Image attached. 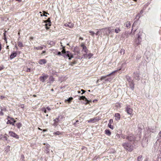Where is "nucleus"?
<instances>
[{
	"mask_svg": "<svg viewBox=\"0 0 161 161\" xmlns=\"http://www.w3.org/2000/svg\"><path fill=\"white\" fill-rule=\"evenodd\" d=\"M47 109L49 111L51 110V108L48 107H47Z\"/></svg>",
	"mask_w": 161,
	"mask_h": 161,
	"instance_id": "3c124183",
	"label": "nucleus"
},
{
	"mask_svg": "<svg viewBox=\"0 0 161 161\" xmlns=\"http://www.w3.org/2000/svg\"><path fill=\"white\" fill-rule=\"evenodd\" d=\"M20 107L21 108H24V105L23 104H21Z\"/></svg>",
	"mask_w": 161,
	"mask_h": 161,
	"instance_id": "603ef678",
	"label": "nucleus"
},
{
	"mask_svg": "<svg viewBox=\"0 0 161 161\" xmlns=\"http://www.w3.org/2000/svg\"><path fill=\"white\" fill-rule=\"evenodd\" d=\"M42 76L39 77V80L42 82H44L45 80L47 79L48 76L47 75H45L44 74H42Z\"/></svg>",
	"mask_w": 161,
	"mask_h": 161,
	"instance_id": "f03ea898",
	"label": "nucleus"
},
{
	"mask_svg": "<svg viewBox=\"0 0 161 161\" xmlns=\"http://www.w3.org/2000/svg\"><path fill=\"white\" fill-rule=\"evenodd\" d=\"M83 49L82 50L86 53H87V51H88V49L86 47V46L85 47H84L82 48Z\"/></svg>",
	"mask_w": 161,
	"mask_h": 161,
	"instance_id": "393cba45",
	"label": "nucleus"
},
{
	"mask_svg": "<svg viewBox=\"0 0 161 161\" xmlns=\"http://www.w3.org/2000/svg\"><path fill=\"white\" fill-rule=\"evenodd\" d=\"M143 12V10H142L141 11V12H140V14H142Z\"/></svg>",
	"mask_w": 161,
	"mask_h": 161,
	"instance_id": "e2e57ef3",
	"label": "nucleus"
},
{
	"mask_svg": "<svg viewBox=\"0 0 161 161\" xmlns=\"http://www.w3.org/2000/svg\"><path fill=\"white\" fill-rule=\"evenodd\" d=\"M95 120V119L93 118L91 119L90 120H87L88 123H93L94 122V121Z\"/></svg>",
	"mask_w": 161,
	"mask_h": 161,
	"instance_id": "cd10ccee",
	"label": "nucleus"
},
{
	"mask_svg": "<svg viewBox=\"0 0 161 161\" xmlns=\"http://www.w3.org/2000/svg\"><path fill=\"white\" fill-rule=\"evenodd\" d=\"M134 78L136 80H139L140 79L139 74L137 72H134L133 74Z\"/></svg>",
	"mask_w": 161,
	"mask_h": 161,
	"instance_id": "6e6552de",
	"label": "nucleus"
},
{
	"mask_svg": "<svg viewBox=\"0 0 161 161\" xmlns=\"http://www.w3.org/2000/svg\"><path fill=\"white\" fill-rule=\"evenodd\" d=\"M105 134L108 136H110L111 134V132L109 130H105Z\"/></svg>",
	"mask_w": 161,
	"mask_h": 161,
	"instance_id": "4be33fe9",
	"label": "nucleus"
},
{
	"mask_svg": "<svg viewBox=\"0 0 161 161\" xmlns=\"http://www.w3.org/2000/svg\"><path fill=\"white\" fill-rule=\"evenodd\" d=\"M9 134L10 136L15 137L17 139L19 138V136L13 131H9Z\"/></svg>",
	"mask_w": 161,
	"mask_h": 161,
	"instance_id": "9b49d317",
	"label": "nucleus"
},
{
	"mask_svg": "<svg viewBox=\"0 0 161 161\" xmlns=\"http://www.w3.org/2000/svg\"><path fill=\"white\" fill-rule=\"evenodd\" d=\"M89 32L90 33H91V34L92 36H93L94 34H95V33L94 32L92 31H90Z\"/></svg>",
	"mask_w": 161,
	"mask_h": 161,
	"instance_id": "58836bf2",
	"label": "nucleus"
},
{
	"mask_svg": "<svg viewBox=\"0 0 161 161\" xmlns=\"http://www.w3.org/2000/svg\"><path fill=\"white\" fill-rule=\"evenodd\" d=\"M108 126L111 129H113L114 127L113 125H111V124H108Z\"/></svg>",
	"mask_w": 161,
	"mask_h": 161,
	"instance_id": "e433bc0d",
	"label": "nucleus"
},
{
	"mask_svg": "<svg viewBox=\"0 0 161 161\" xmlns=\"http://www.w3.org/2000/svg\"><path fill=\"white\" fill-rule=\"evenodd\" d=\"M3 138V136L2 135L0 134V140H1Z\"/></svg>",
	"mask_w": 161,
	"mask_h": 161,
	"instance_id": "8fccbe9b",
	"label": "nucleus"
},
{
	"mask_svg": "<svg viewBox=\"0 0 161 161\" xmlns=\"http://www.w3.org/2000/svg\"><path fill=\"white\" fill-rule=\"evenodd\" d=\"M129 85H130V88L133 91L134 88V81H133L130 83H129Z\"/></svg>",
	"mask_w": 161,
	"mask_h": 161,
	"instance_id": "dca6fc26",
	"label": "nucleus"
},
{
	"mask_svg": "<svg viewBox=\"0 0 161 161\" xmlns=\"http://www.w3.org/2000/svg\"><path fill=\"white\" fill-rule=\"evenodd\" d=\"M93 54L92 53H89V54H87V53L85 54H83V58H88L89 59H90L92 56Z\"/></svg>",
	"mask_w": 161,
	"mask_h": 161,
	"instance_id": "1a4fd4ad",
	"label": "nucleus"
},
{
	"mask_svg": "<svg viewBox=\"0 0 161 161\" xmlns=\"http://www.w3.org/2000/svg\"><path fill=\"white\" fill-rule=\"evenodd\" d=\"M114 117L116 120H119L120 119V115L119 113H116Z\"/></svg>",
	"mask_w": 161,
	"mask_h": 161,
	"instance_id": "6ab92c4d",
	"label": "nucleus"
},
{
	"mask_svg": "<svg viewBox=\"0 0 161 161\" xmlns=\"http://www.w3.org/2000/svg\"><path fill=\"white\" fill-rule=\"evenodd\" d=\"M72 99H73V98L72 97H70L67 100H65V101H67L69 103H70L71 102V101L72 100Z\"/></svg>",
	"mask_w": 161,
	"mask_h": 161,
	"instance_id": "2f4dec72",
	"label": "nucleus"
},
{
	"mask_svg": "<svg viewBox=\"0 0 161 161\" xmlns=\"http://www.w3.org/2000/svg\"><path fill=\"white\" fill-rule=\"evenodd\" d=\"M59 121V117L54 119L53 120L54 123L53 124V125L55 127L57 126L58 124Z\"/></svg>",
	"mask_w": 161,
	"mask_h": 161,
	"instance_id": "f8f14e48",
	"label": "nucleus"
},
{
	"mask_svg": "<svg viewBox=\"0 0 161 161\" xmlns=\"http://www.w3.org/2000/svg\"><path fill=\"white\" fill-rule=\"evenodd\" d=\"M78 99L80 100H85V101L86 102L85 103V104L86 105L88 104L89 103V102H91V100H89L86 98L85 96H79Z\"/></svg>",
	"mask_w": 161,
	"mask_h": 161,
	"instance_id": "7ed1b4c3",
	"label": "nucleus"
},
{
	"mask_svg": "<svg viewBox=\"0 0 161 161\" xmlns=\"http://www.w3.org/2000/svg\"><path fill=\"white\" fill-rule=\"evenodd\" d=\"M1 45L0 44V51H1Z\"/></svg>",
	"mask_w": 161,
	"mask_h": 161,
	"instance_id": "69168bd1",
	"label": "nucleus"
},
{
	"mask_svg": "<svg viewBox=\"0 0 161 161\" xmlns=\"http://www.w3.org/2000/svg\"><path fill=\"white\" fill-rule=\"evenodd\" d=\"M61 134V132L59 131H57L56 132H55L53 133L54 135H59Z\"/></svg>",
	"mask_w": 161,
	"mask_h": 161,
	"instance_id": "72a5a7b5",
	"label": "nucleus"
},
{
	"mask_svg": "<svg viewBox=\"0 0 161 161\" xmlns=\"http://www.w3.org/2000/svg\"><path fill=\"white\" fill-rule=\"evenodd\" d=\"M136 24V22H134V23L133 24V25H132V31H132L133 29V27L134 26H135V25Z\"/></svg>",
	"mask_w": 161,
	"mask_h": 161,
	"instance_id": "49530a36",
	"label": "nucleus"
},
{
	"mask_svg": "<svg viewBox=\"0 0 161 161\" xmlns=\"http://www.w3.org/2000/svg\"><path fill=\"white\" fill-rule=\"evenodd\" d=\"M24 70L26 72H30L31 71V69L30 68H27L25 69Z\"/></svg>",
	"mask_w": 161,
	"mask_h": 161,
	"instance_id": "c9c22d12",
	"label": "nucleus"
},
{
	"mask_svg": "<svg viewBox=\"0 0 161 161\" xmlns=\"http://www.w3.org/2000/svg\"><path fill=\"white\" fill-rule=\"evenodd\" d=\"M124 139H125V138H127V136H121Z\"/></svg>",
	"mask_w": 161,
	"mask_h": 161,
	"instance_id": "09e8293b",
	"label": "nucleus"
},
{
	"mask_svg": "<svg viewBox=\"0 0 161 161\" xmlns=\"http://www.w3.org/2000/svg\"><path fill=\"white\" fill-rule=\"evenodd\" d=\"M17 127L19 129H20V128L22 126V124L20 123H17L16 124Z\"/></svg>",
	"mask_w": 161,
	"mask_h": 161,
	"instance_id": "b1692460",
	"label": "nucleus"
},
{
	"mask_svg": "<svg viewBox=\"0 0 161 161\" xmlns=\"http://www.w3.org/2000/svg\"><path fill=\"white\" fill-rule=\"evenodd\" d=\"M44 22L46 23H49V26H50L51 25V22L49 18L47 20L44 21Z\"/></svg>",
	"mask_w": 161,
	"mask_h": 161,
	"instance_id": "a878e982",
	"label": "nucleus"
},
{
	"mask_svg": "<svg viewBox=\"0 0 161 161\" xmlns=\"http://www.w3.org/2000/svg\"><path fill=\"white\" fill-rule=\"evenodd\" d=\"M81 91H82V93H81V94H83L84 93L86 92V91L83 89H81Z\"/></svg>",
	"mask_w": 161,
	"mask_h": 161,
	"instance_id": "a18cd8bd",
	"label": "nucleus"
},
{
	"mask_svg": "<svg viewBox=\"0 0 161 161\" xmlns=\"http://www.w3.org/2000/svg\"><path fill=\"white\" fill-rule=\"evenodd\" d=\"M125 53V50L123 49H121L120 51V53L121 55H123Z\"/></svg>",
	"mask_w": 161,
	"mask_h": 161,
	"instance_id": "c756f323",
	"label": "nucleus"
},
{
	"mask_svg": "<svg viewBox=\"0 0 161 161\" xmlns=\"http://www.w3.org/2000/svg\"><path fill=\"white\" fill-rule=\"evenodd\" d=\"M46 53L45 51H43L42 52V54L43 53Z\"/></svg>",
	"mask_w": 161,
	"mask_h": 161,
	"instance_id": "bf43d9fd",
	"label": "nucleus"
},
{
	"mask_svg": "<svg viewBox=\"0 0 161 161\" xmlns=\"http://www.w3.org/2000/svg\"><path fill=\"white\" fill-rule=\"evenodd\" d=\"M4 40L6 42V41H7V39H6V37H4Z\"/></svg>",
	"mask_w": 161,
	"mask_h": 161,
	"instance_id": "680f3d73",
	"label": "nucleus"
},
{
	"mask_svg": "<svg viewBox=\"0 0 161 161\" xmlns=\"http://www.w3.org/2000/svg\"><path fill=\"white\" fill-rule=\"evenodd\" d=\"M8 119H9L8 120L7 123V124H10L13 125H14V123H15L16 121L13 118L9 117Z\"/></svg>",
	"mask_w": 161,
	"mask_h": 161,
	"instance_id": "20e7f679",
	"label": "nucleus"
},
{
	"mask_svg": "<svg viewBox=\"0 0 161 161\" xmlns=\"http://www.w3.org/2000/svg\"><path fill=\"white\" fill-rule=\"evenodd\" d=\"M49 80L50 81H52V82H53L54 80V78L52 76L49 77Z\"/></svg>",
	"mask_w": 161,
	"mask_h": 161,
	"instance_id": "7c9ffc66",
	"label": "nucleus"
},
{
	"mask_svg": "<svg viewBox=\"0 0 161 161\" xmlns=\"http://www.w3.org/2000/svg\"><path fill=\"white\" fill-rule=\"evenodd\" d=\"M17 53L16 52L13 53L10 55V58L11 59H13L16 56Z\"/></svg>",
	"mask_w": 161,
	"mask_h": 161,
	"instance_id": "2eb2a0df",
	"label": "nucleus"
},
{
	"mask_svg": "<svg viewBox=\"0 0 161 161\" xmlns=\"http://www.w3.org/2000/svg\"><path fill=\"white\" fill-rule=\"evenodd\" d=\"M142 156L140 155L139 156L137 160L138 161H142Z\"/></svg>",
	"mask_w": 161,
	"mask_h": 161,
	"instance_id": "c85d7f7f",
	"label": "nucleus"
},
{
	"mask_svg": "<svg viewBox=\"0 0 161 161\" xmlns=\"http://www.w3.org/2000/svg\"><path fill=\"white\" fill-rule=\"evenodd\" d=\"M122 146L126 150L129 152H131L133 150V146L132 143L128 142H125L122 144Z\"/></svg>",
	"mask_w": 161,
	"mask_h": 161,
	"instance_id": "f257e3e1",
	"label": "nucleus"
},
{
	"mask_svg": "<svg viewBox=\"0 0 161 161\" xmlns=\"http://www.w3.org/2000/svg\"><path fill=\"white\" fill-rule=\"evenodd\" d=\"M66 52L65 51V50L64 49H63L62 51V53L63 54H64L65 55L66 54Z\"/></svg>",
	"mask_w": 161,
	"mask_h": 161,
	"instance_id": "4c0bfd02",
	"label": "nucleus"
},
{
	"mask_svg": "<svg viewBox=\"0 0 161 161\" xmlns=\"http://www.w3.org/2000/svg\"><path fill=\"white\" fill-rule=\"evenodd\" d=\"M43 16H45V17H47V16L46 15H45V14H48V13H47L45 11H44L43 12Z\"/></svg>",
	"mask_w": 161,
	"mask_h": 161,
	"instance_id": "a19ab883",
	"label": "nucleus"
},
{
	"mask_svg": "<svg viewBox=\"0 0 161 161\" xmlns=\"http://www.w3.org/2000/svg\"><path fill=\"white\" fill-rule=\"evenodd\" d=\"M78 122V121L77 120V121H76V122H75V123H74L73 125H75V126H76V123L77 122Z\"/></svg>",
	"mask_w": 161,
	"mask_h": 161,
	"instance_id": "4d7b16f0",
	"label": "nucleus"
},
{
	"mask_svg": "<svg viewBox=\"0 0 161 161\" xmlns=\"http://www.w3.org/2000/svg\"><path fill=\"white\" fill-rule=\"evenodd\" d=\"M77 92H78V94H79V93H80V91H78Z\"/></svg>",
	"mask_w": 161,
	"mask_h": 161,
	"instance_id": "774afa93",
	"label": "nucleus"
},
{
	"mask_svg": "<svg viewBox=\"0 0 161 161\" xmlns=\"http://www.w3.org/2000/svg\"><path fill=\"white\" fill-rule=\"evenodd\" d=\"M45 25L46 27V28L47 29H48L49 28L47 27V25H48L49 26V23H47V24H46Z\"/></svg>",
	"mask_w": 161,
	"mask_h": 161,
	"instance_id": "37998d69",
	"label": "nucleus"
},
{
	"mask_svg": "<svg viewBox=\"0 0 161 161\" xmlns=\"http://www.w3.org/2000/svg\"><path fill=\"white\" fill-rule=\"evenodd\" d=\"M80 39L81 40H83V38L82 37H80Z\"/></svg>",
	"mask_w": 161,
	"mask_h": 161,
	"instance_id": "338daca9",
	"label": "nucleus"
},
{
	"mask_svg": "<svg viewBox=\"0 0 161 161\" xmlns=\"http://www.w3.org/2000/svg\"><path fill=\"white\" fill-rule=\"evenodd\" d=\"M18 46L19 47H23V45L22 43L20 42H18Z\"/></svg>",
	"mask_w": 161,
	"mask_h": 161,
	"instance_id": "473e14b6",
	"label": "nucleus"
},
{
	"mask_svg": "<svg viewBox=\"0 0 161 161\" xmlns=\"http://www.w3.org/2000/svg\"><path fill=\"white\" fill-rule=\"evenodd\" d=\"M4 37H6V34L5 33H4Z\"/></svg>",
	"mask_w": 161,
	"mask_h": 161,
	"instance_id": "0e129e2a",
	"label": "nucleus"
},
{
	"mask_svg": "<svg viewBox=\"0 0 161 161\" xmlns=\"http://www.w3.org/2000/svg\"><path fill=\"white\" fill-rule=\"evenodd\" d=\"M1 111L0 112V115H3V114L2 112V111H3V110L2 109V108H1Z\"/></svg>",
	"mask_w": 161,
	"mask_h": 161,
	"instance_id": "79ce46f5",
	"label": "nucleus"
},
{
	"mask_svg": "<svg viewBox=\"0 0 161 161\" xmlns=\"http://www.w3.org/2000/svg\"><path fill=\"white\" fill-rule=\"evenodd\" d=\"M81 46L82 47V48L86 47V46L84 45V44L83 43L81 44Z\"/></svg>",
	"mask_w": 161,
	"mask_h": 161,
	"instance_id": "c03bdc74",
	"label": "nucleus"
},
{
	"mask_svg": "<svg viewBox=\"0 0 161 161\" xmlns=\"http://www.w3.org/2000/svg\"><path fill=\"white\" fill-rule=\"evenodd\" d=\"M65 26H68L70 28H72L74 26V25L71 22H69L68 23H66L64 25Z\"/></svg>",
	"mask_w": 161,
	"mask_h": 161,
	"instance_id": "4468645a",
	"label": "nucleus"
},
{
	"mask_svg": "<svg viewBox=\"0 0 161 161\" xmlns=\"http://www.w3.org/2000/svg\"><path fill=\"white\" fill-rule=\"evenodd\" d=\"M147 141L148 140H147L146 138L143 139L142 143V145L143 147H145L147 145Z\"/></svg>",
	"mask_w": 161,
	"mask_h": 161,
	"instance_id": "ddd939ff",
	"label": "nucleus"
},
{
	"mask_svg": "<svg viewBox=\"0 0 161 161\" xmlns=\"http://www.w3.org/2000/svg\"><path fill=\"white\" fill-rule=\"evenodd\" d=\"M116 137H119V134H117L116 135Z\"/></svg>",
	"mask_w": 161,
	"mask_h": 161,
	"instance_id": "052dcab7",
	"label": "nucleus"
},
{
	"mask_svg": "<svg viewBox=\"0 0 161 161\" xmlns=\"http://www.w3.org/2000/svg\"><path fill=\"white\" fill-rule=\"evenodd\" d=\"M38 63L40 64H45L46 63V61L45 59H42L39 60Z\"/></svg>",
	"mask_w": 161,
	"mask_h": 161,
	"instance_id": "a211bd4d",
	"label": "nucleus"
},
{
	"mask_svg": "<svg viewBox=\"0 0 161 161\" xmlns=\"http://www.w3.org/2000/svg\"><path fill=\"white\" fill-rule=\"evenodd\" d=\"M120 31V30L119 28H116L115 30V32L116 33H118Z\"/></svg>",
	"mask_w": 161,
	"mask_h": 161,
	"instance_id": "bb28decb",
	"label": "nucleus"
},
{
	"mask_svg": "<svg viewBox=\"0 0 161 161\" xmlns=\"http://www.w3.org/2000/svg\"><path fill=\"white\" fill-rule=\"evenodd\" d=\"M142 38L141 37V35H138L137 39L135 41L136 44L137 45H138L140 44L141 42Z\"/></svg>",
	"mask_w": 161,
	"mask_h": 161,
	"instance_id": "39448f33",
	"label": "nucleus"
},
{
	"mask_svg": "<svg viewBox=\"0 0 161 161\" xmlns=\"http://www.w3.org/2000/svg\"><path fill=\"white\" fill-rule=\"evenodd\" d=\"M125 77H126V80H127L129 83H130V82L133 81L130 76L126 75Z\"/></svg>",
	"mask_w": 161,
	"mask_h": 161,
	"instance_id": "412c9836",
	"label": "nucleus"
},
{
	"mask_svg": "<svg viewBox=\"0 0 161 161\" xmlns=\"http://www.w3.org/2000/svg\"><path fill=\"white\" fill-rule=\"evenodd\" d=\"M65 56L66 57H69V60L71 59V58L73 57V55L72 54V53H71L69 51H66V54L65 55H64V57H65Z\"/></svg>",
	"mask_w": 161,
	"mask_h": 161,
	"instance_id": "423d86ee",
	"label": "nucleus"
},
{
	"mask_svg": "<svg viewBox=\"0 0 161 161\" xmlns=\"http://www.w3.org/2000/svg\"><path fill=\"white\" fill-rule=\"evenodd\" d=\"M113 122V120L112 119H110L109 121V122L108 124H111Z\"/></svg>",
	"mask_w": 161,
	"mask_h": 161,
	"instance_id": "ea45409f",
	"label": "nucleus"
},
{
	"mask_svg": "<svg viewBox=\"0 0 161 161\" xmlns=\"http://www.w3.org/2000/svg\"><path fill=\"white\" fill-rule=\"evenodd\" d=\"M158 136H160V137L161 138V131H160L159 133Z\"/></svg>",
	"mask_w": 161,
	"mask_h": 161,
	"instance_id": "5fc2aeb1",
	"label": "nucleus"
},
{
	"mask_svg": "<svg viewBox=\"0 0 161 161\" xmlns=\"http://www.w3.org/2000/svg\"><path fill=\"white\" fill-rule=\"evenodd\" d=\"M125 111L128 114L131 115L132 113L133 110L128 106H127L126 108H125Z\"/></svg>",
	"mask_w": 161,
	"mask_h": 161,
	"instance_id": "0eeeda50",
	"label": "nucleus"
},
{
	"mask_svg": "<svg viewBox=\"0 0 161 161\" xmlns=\"http://www.w3.org/2000/svg\"><path fill=\"white\" fill-rule=\"evenodd\" d=\"M118 71V70H115V71H114L112 72L111 73H110L108 75H106V76H102L101 79H100V80H102L105 78H106V77H107V76H108L111 75H112V74H113L114 73H115L116 72H117V71Z\"/></svg>",
	"mask_w": 161,
	"mask_h": 161,
	"instance_id": "9d476101",
	"label": "nucleus"
},
{
	"mask_svg": "<svg viewBox=\"0 0 161 161\" xmlns=\"http://www.w3.org/2000/svg\"><path fill=\"white\" fill-rule=\"evenodd\" d=\"M43 110L45 113H47V110L45 108L43 109Z\"/></svg>",
	"mask_w": 161,
	"mask_h": 161,
	"instance_id": "6e6d98bb",
	"label": "nucleus"
},
{
	"mask_svg": "<svg viewBox=\"0 0 161 161\" xmlns=\"http://www.w3.org/2000/svg\"><path fill=\"white\" fill-rule=\"evenodd\" d=\"M127 139L130 142L134 141L135 139V136L133 135H131L129 136H127Z\"/></svg>",
	"mask_w": 161,
	"mask_h": 161,
	"instance_id": "f3484780",
	"label": "nucleus"
},
{
	"mask_svg": "<svg viewBox=\"0 0 161 161\" xmlns=\"http://www.w3.org/2000/svg\"><path fill=\"white\" fill-rule=\"evenodd\" d=\"M7 134H5L4 136H3V138L2 139L3 140H5L7 141Z\"/></svg>",
	"mask_w": 161,
	"mask_h": 161,
	"instance_id": "f704fd0d",
	"label": "nucleus"
},
{
	"mask_svg": "<svg viewBox=\"0 0 161 161\" xmlns=\"http://www.w3.org/2000/svg\"><path fill=\"white\" fill-rule=\"evenodd\" d=\"M57 55H61V53L60 52H58L57 53Z\"/></svg>",
	"mask_w": 161,
	"mask_h": 161,
	"instance_id": "864d4df0",
	"label": "nucleus"
},
{
	"mask_svg": "<svg viewBox=\"0 0 161 161\" xmlns=\"http://www.w3.org/2000/svg\"><path fill=\"white\" fill-rule=\"evenodd\" d=\"M124 25L127 28H130L131 26V24L130 22L127 21L125 24Z\"/></svg>",
	"mask_w": 161,
	"mask_h": 161,
	"instance_id": "aec40b11",
	"label": "nucleus"
},
{
	"mask_svg": "<svg viewBox=\"0 0 161 161\" xmlns=\"http://www.w3.org/2000/svg\"><path fill=\"white\" fill-rule=\"evenodd\" d=\"M99 31H97L96 33V35H97L99 34Z\"/></svg>",
	"mask_w": 161,
	"mask_h": 161,
	"instance_id": "13d9d810",
	"label": "nucleus"
},
{
	"mask_svg": "<svg viewBox=\"0 0 161 161\" xmlns=\"http://www.w3.org/2000/svg\"><path fill=\"white\" fill-rule=\"evenodd\" d=\"M4 68L3 66L2 65V66H0V70L3 69Z\"/></svg>",
	"mask_w": 161,
	"mask_h": 161,
	"instance_id": "de8ad7c7",
	"label": "nucleus"
},
{
	"mask_svg": "<svg viewBox=\"0 0 161 161\" xmlns=\"http://www.w3.org/2000/svg\"><path fill=\"white\" fill-rule=\"evenodd\" d=\"M43 48V46H38L36 47H34V49H36L37 50H42Z\"/></svg>",
	"mask_w": 161,
	"mask_h": 161,
	"instance_id": "5701e85b",
	"label": "nucleus"
}]
</instances>
